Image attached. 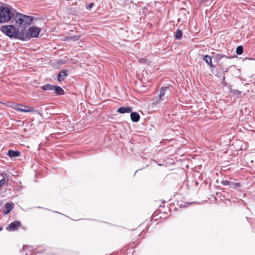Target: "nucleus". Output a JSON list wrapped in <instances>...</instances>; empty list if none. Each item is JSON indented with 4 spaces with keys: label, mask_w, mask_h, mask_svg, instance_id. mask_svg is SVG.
Instances as JSON below:
<instances>
[{
    "label": "nucleus",
    "mask_w": 255,
    "mask_h": 255,
    "mask_svg": "<svg viewBox=\"0 0 255 255\" xmlns=\"http://www.w3.org/2000/svg\"><path fill=\"white\" fill-rule=\"evenodd\" d=\"M15 10L9 6H0V23H6L14 17Z\"/></svg>",
    "instance_id": "1"
},
{
    "label": "nucleus",
    "mask_w": 255,
    "mask_h": 255,
    "mask_svg": "<svg viewBox=\"0 0 255 255\" xmlns=\"http://www.w3.org/2000/svg\"><path fill=\"white\" fill-rule=\"evenodd\" d=\"M14 17L16 26L21 28L22 29H25L27 26L31 24L33 20L32 17L20 13H17Z\"/></svg>",
    "instance_id": "2"
},
{
    "label": "nucleus",
    "mask_w": 255,
    "mask_h": 255,
    "mask_svg": "<svg viewBox=\"0 0 255 255\" xmlns=\"http://www.w3.org/2000/svg\"><path fill=\"white\" fill-rule=\"evenodd\" d=\"M1 31L9 37H15L20 39L22 30L19 31V28H16L12 25H3L0 28Z\"/></svg>",
    "instance_id": "3"
},
{
    "label": "nucleus",
    "mask_w": 255,
    "mask_h": 255,
    "mask_svg": "<svg viewBox=\"0 0 255 255\" xmlns=\"http://www.w3.org/2000/svg\"><path fill=\"white\" fill-rule=\"evenodd\" d=\"M40 28L35 26H31L27 31H25L22 29V33L20 36V39L23 40H28L31 37H37L40 32Z\"/></svg>",
    "instance_id": "4"
},
{
    "label": "nucleus",
    "mask_w": 255,
    "mask_h": 255,
    "mask_svg": "<svg viewBox=\"0 0 255 255\" xmlns=\"http://www.w3.org/2000/svg\"><path fill=\"white\" fill-rule=\"evenodd\" d=\"M169 88L168 87H162L161 88L160 92L159 95H158V97L157 98L156 100L153 103L152 105H157L159 104L161 101H163L165 99V95L166 92L168 90Z\"/></svg>",
    "instance_id": "5"
},
{
    "label": "nucleus",
    "mask_w": 255,
    "mask_h": 255,
    "mask_svg": "<svg viewBox=\"0 0 255 255\" xmlns=\"http://www.w3.org/2000/svg\"><path fill=\"white\" fill-rule=\"evenodd\" d=\"M21 223L18 221H15L11 223L6 228L8 231H14L17 230L20 226Z\"/></svg>",
    "instance_id": "6"
},
{
    "label": "nucleus",
    "mask_w": 255,
    "mask_h": 255,
    "mask_svg": "<svg viewBox=\"0 0 255 255\" xmlns=\"http://www.w3.org/2000/svg\"><path fill=\"white\" fill-rule=\"evenodd\" d=\"M66 70H62L60 71L57 76V79L59 82H61L64 80L65 78L67 76Z\"/></svg>",
    "instance_id": "7"
},
{
    "label": "nucleus",
    "mask_w": 255,
    "mask_h": 255,
    "mask_svg": "<svg viewBox=\"0 0 255 255\" xmlns=\"http://www.w3.org/2000/svg\"><path fill=\"white\" fill-rule=\"evenodd\" d=\"M20 154V152L18 150H13L10 149L8 151L7 155L10 158H13L19 156Z\"/></svg>",
    "instance_id": "8"
},
{
    "label": "nucleus",
    "mask_w": 255,
    "mask_h": 255,
    "mask_svg": "<svg viewBox=\"0 0 255 255\" xmlns=\"http://www.w3.org/2000/svg\"><path fill=\"white\" fill-rule=\"evenodd\" d=\"M130 118L132 122H137L140 119V116L137 112L130 113Z\"/></svg>",
    "instance_id": "9"
},
{
    "label": "nucleus",
    "mask_w": 255,
    "mask_h": 255,
    "mask_svg": "<svg viewBox=\"0 0 255 255\" xmlns=\"http://www.w3.org/2000/svg\"><path fill=\"white\" fill-rule=\"evenodd\" d=\"M204 60L211 67H215L212 62V57L208 55L203 56Z\"/></svg>",
    "instance_id": "10"
},
{
    "label": "nucleus",
    "mask_w": 255,
    "mask_h": 255,
    "mask_svg": "<svg viewBox=\"0 0 255 255\" xmlns=\"http://www.w3.org/2000/svg\"><path fill=\"white\" fill-rule=\"evenodd\" d=\"M132 109L130 107H121L118 109V112L124 114L131 113Z\"/></svg>",
    "instance_id": "11"
},
{
    "label": "nucleus",
    "mask_w": 255,
    "mask_h": 255,
    "mask_svg": "<svg viewBox=\"0 0 255 255\" xmlns=\"http://www.w3.org/2000/svg\"><path fill=\"white\" fill-rule=\"evenodd\" d=\"M53 90H54L55 93L58 95H63L64 94V90L59 86L54 85Z\"/></svg>",
    "instance_id": "12"
},
{
    "label": "nucleus",
    "mask_w": 255,
    "mask_h": 255,
    "mask_svg": "<svg viewBox=\"0 0 255 255\" xmlns=\"http://www.w3.org/2000/svg\"><path fill=\"white\" fill-rule=\"evenodd\" d=\"M5 210H4L3 211V213L7 215L12 210V204L10 203H6L5 205Z\"/></svg>",
    "instance_id": "13"
},
{
    "label": "nucleus",
    "mask_w": 255,
    "mask_h": 255,
    "mask_svg": "<svg viewBox=\"0 0 255 255\" xmlns=\"http://www.w3.org/2000/svg\"><path fill=\"white\" fill-rule=\"evenodd\" d=\"M54 85L46 84L42 86L41 89L44 91H53Z\"/></svg>",
    "instance_id": "14"
},
{
    "label": "nucleus",
    "mask_w": 255,
    "mask_h": 255,
    "mask_svg": "<svg viewBox=\"0 0 255 255\" xmlns=\"http://www.w3.org/2000/svg\"><path fill=\"white\" fill-rule=\"evenodd\" d=\"M25 108H26L25 105H17L15 106L14 109L17 111L24 112L25 111H26L25 110Z\"/></svg>",
    "instance_id": "15"
},
{
    "label": "nucleus",
    "mask_w": 255,
    "mask_h": 255,
    "mask_svg": "<svg viewBox=\"0 0 255 255\" xmlns=\"http://www.w3.org/2000/svg\"><path fill=\"white\" fill-rule=\"evenodd\" d=\"M224 57V55L221 54H216L213 56V58L216 61H220L223 57Z\"/></svg>",
    "instance_id": "16"
},
{
    "label": "nucleus",
    "mask_w": 255,
    "mask_h": 255,
    "mask_svg": "<svg viewBox=\"0 0 255 255\" xmlns=\"http://www.w3.org/2000/svg\"><path fill=\"white\" fill-rule=\"evenodd\" d=\"M175 38L177 39H179L180 38H181V37L182 36V31L180 30H177L176 31V33H175Z\"/></svg>",
    "instance_id": "17"
},
{
    "label": "nucleus",
    "mask_w": 255,
    "mask_h": 255,
    "mask_svg": "<svg viewBox=\"0 0 255 255\" xmlns=\"http://www.w3.org/2000/svg\"><path fill=\"white\" fill-rule=\"evenodd\" d=\"M236 53L238 55H241L243 53V47L242 46H239L236 48Z\"/></svg>",
    "instance_id": "18"
},
{
    "label": "nucleus",
    "mask_w": 255,
    "mask_h": 255,
    "mask_svg": "<svg viewBox=\"0 0 255 255\" xmlns=\"http://www.w3.org/2000/svg\"><path fill=\"white\" fill-rule=\"evenodd\" d=\"M221 183L223 185H225V186H228L229 187L233 186V185L232 184V182L227 180H223Z\"/></svg>",
    "instance_id": "19"
},
{
    "label": "nucleus",
    "mask_w": 255,
    "mask_h": 255,
    "mask_svg": "<svg viewBox=\"0 0 255 255\" xmlns=\"http://www.w3.org/2000/svg\"><path fill=\"white\" fill-rule=\"evenodd\" d=\"M231 92L234 95L239 97L241 96L242 92L237 90H231Z\"/></svg>",
    "instance_id": "20"
},
{
    "label": "nucleus",
    "mask_w": 255,
    "mask_h": 255,
    "mask_svg": "<svg viewBox=\"0 0 255 255\" xmlns=\"http://www.w3.org/2000/svg\"><path fill=\"white\" fill-rule=\"evenodd\" d=\"M25 111L24 112L25 113H29V112H33L35 110L33 107H29L26 106V108L25 109Z\"/></svg>",
    "instance_id": "21"
},
{
    "label": "nucleus",
    "mask_w": 255,
    "mask_h": 255,
    "mask_svg": "<svg viewBox=\"0 0 255 255\" xmlns=\"http://www.w3.org/2000/svg\"><path fill=\"white\" fill-rule=\"evenodd\" d=\"M232 184L233 185V186L229 187L230 188H238L240 186V184L238 183L232 182Z\"/></svg>",
    "instance_id": "22"
},
{
    "label": "nucleus",
    "mask_w": 255,
    "mask_h": 255,
    "mask_svg": "<svg viewBox=\"0 0 255 255\" xmlns=\"http://www.w3.org/2000/svg\"><path fill=\"white\" fill-rule=\"evenodd\" d=\"M6 182V180L3 178L0 180V187L3 186Z\"/></svg>",
    "instance_id": "23"
},
{
    "label": "nucleus",
    "mask_w": 255,
    "mask_h": 255,
    "mask_svg": "<svg viewBox=\"0 0 255 255\" xmlns=\"http://www.w3.org/2000/svg\"><path fill=\"white\" fill-rule=\"evenodd\" d=\"M94 4V3L93 2H91L88 5L86 6L87 9L89 10L91 9L93 7Z\"/></svg>",
    "instance_id": "24"
},
{
    "label": "nucleus",
    "mask_w": 255,
    "mask_h": 255,
    "mask_svg": "<svg viewBox=\"0 0 255 255\" xmlns=\"http://www.w3.org/2000/svg\"><path fill=\"white\" fill-rule=\"evenodd\" d=\"M2 176H6V173H1V174H0Z\"/></svg>",
    "instance_id": "25"
},
{
    "label": "nucleus",
    "mask_w": 255,
    "mask_h": 255,
    "mask_svg": "<svg viewBox=\"0 0 255 255\" xmlns=\"http://www.w3.org/2000/svg\"><path fill=\"white\" fill-rule=\"evenodd\" d=\"M2 204V202L0 201V207L1 206Z\"/></svg>",
    "instance_id": "26"
},
{
    "label": "nucleus",
    "mask_w": 255,
    "mask_h": 255,
    "mask_svg": "<svg viewBox=\"0 0 255 255\" xmlns=\"http://www.w3.org/2000/svg\"><path fill=\"white\" fill-rule=\"evenodd\" d=\"M225 76H224V77H223V81H224V80H225Z\"/></svg>",
    "instance_id": "27"
},
{
    "label": "nucleus",
    "mask_w": 255,
    "mask_h": 255,
    "mask_svg": "<svg viewBox=\"0 0 255 255\" xmlns=\"http://www.w3.org/2000/svg\"><path fill=\"white\" fill-rule=\"evenodd\" d=\"M2 227H0V231H1V230H2Z\"/></svg>",
    "instance_id": "28"
}]
</instances>
